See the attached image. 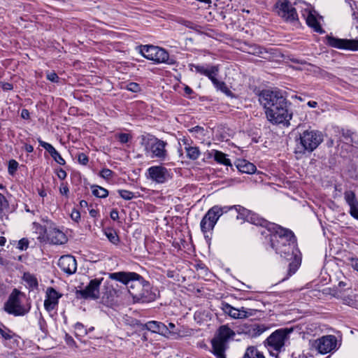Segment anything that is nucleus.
Masks as SVG:
<instances>
[{"instance_id": "obj_35", "label": "nucleus", "mask_w": 358, "mask_h": 358, "mask_svg": "<svg viewBox=\"0 0 358 358\" xmlns=\"http://www.w3.org/2000/svg\"><path fill=\"white\" fill-rule=\"evenodd\" d=\"M6 189L5 186H3L1 183H0V189L4 190ZM9 206V203L6 198V196L0 193V217L2 216L3 211L5 209L8 208Z\"/></svg>"}, {"instance_id": "obj_25", "label": "nucleus", "mask_w": 358, "mask_h": 358, "mask_svg": "<svg viewBox=\"0 0 358 358\" xmlns=\"http://www.w3.org/2000/svg\"><path fill=\"white\" fill-rule=\"evenodd\" d=\"M236 167L239 171L248 174H252L257 170L256 166L252 163L245 159L239 160L236 164Z\"/></svg>"}, {"instance_id": "obj_42", "label": "nucleus", "mask_w": 358, "mask_h": 358, "mask_svg": "<svg viewBox=\"0 0 358 358\" xmlns=\"http://www.w3.org/2000/svg\"><path fill=\"white\" fill-rule=\"evenodd\" d=\"M38 143L41 147H43L50 153V155H51V153H52L55 150V148L48 143L43 141L41 139H38Z\"/></svg>"}, {"instance_id": "obj_62", "label": "nucleus", "mask_w": 358, "mask_h": 358, "mask_svg": "<svg viewBox=\"0 0 358 358\" xmlns=\"http://www.w3.org/2000/svg\"><path fill=\"white\" fill-rule=\"evenodd\" d=\"M185 92L187 94H191L192 92H193V90L188 86H186L185 87Z\"/></svg>"}, {"instance_id": "obj_19", "label": "nucleus", "mask_w": 358, "mask_h": 358, "mask_svg": "<svg viewBox=\"0 0 358 358\" xmlns=\"http://www.w3.org/2000/svg\"><path fill=\"white\" fill-rule=\"evenodd\" d=\"M58 266L61 270L68 275L74 273L77 270V262L72 255L62 256L59 259Z\"/></svg>"}, {"instance_id": "obj_9", "label": "nucleus", "mask_w": 358, "mask_h": 358, "mask_svg": "<svg viewBox=\"0 0 358 358\" xmlns=\"http://www.w3.org/2000/svg\"><path fill=\"white\" fill-rule=\"evenodd\" d=\"M300 141L304 150L312 152L322 142L323 136L321 132L306 130L300 136Z\"/></svg>"}, {"instance_id": "obj_64", "label": "nucleus", "mask_w": 358, "mask_h": 358, "mask_svg": "<svg viewBox=\"0 0 358 358\" xmlns=\"http://www.w3.org/2000/svg\"><path fill=\"white\" fill-rule=\"evenodd\" d=\"M80 205L81 207H87L88 204H87V202L86 201L82 200L80 202Z\"/></svg>"}, {"instance_id": "obj_11", "label": "nucleus", "mask_w": 358, "mask_h": 358, "mask_svg": "<svg viewBox=\"0 0 358 358\" xmlns=\"http://www.w3.org/2000/svg\"><path fill=\"white\" fill-rule=\"evenodd\" d=\"M145 176L147 179L156 184H164L171 178L168 169L160 165L152 166L148 168Z\"/></svg>"}, {"instance_id": "obj_45", "label": "nucleus", "mask_w": 358, "mask_h": 358, "mask_svg": "<svg viewBox=\"0 0 358 358\" xmlns=\"http://www.w3.org/2000/svg\"><path fill=\"white\" fill-rule=\"evenodd\" d=\"M29 241L27 238H22L18 241L17 248L20 250H25L28 248Z\"/></svg>"}, {"instance_id": "obj_4", "label": "nucleus", "mask_w": 358, "mask_h": 358, "mask_svg": "<svg viewBox=\"0 0 358 358\" xmlns=\"http://www.w3.org/2000/svg\"><path fill=\"white\" fill-rule=\"evenodd\" d=\"M110 278L122 282L127 287L133 297L139 296V291L142 290V277L134 272H115L110 274Z\"/></svg>"}, {"instance_id": "obj_14", "label": "nucleus", "mask_w": 358, "mask_h": 358, "mask_svg": "<svg viewBox=\"0 0 358 358\" xmlns=\"http://www.w3.org/2000/svg\"><path fill=\"white\" fill-rule=\"evenodd\" d=\"M327 43L338 49L358 51V39H343L327 36Z\"/></svg>"}, {"instance_id": "obj_23", "label": "nucleus", "mask_w": 358, "mask_h": 358, "mask_svg": "<svg viewBox=\"0 0 358 358\" xmlns=\"http://www.w3.org/2000/svg\"><path fill=\"white\" fill-rule=\"evenodd\" d=\"M233 209V207L230 206H214L210 208L206 215H208V220H212L216 224L219 218L224 214L227 213L228 211Z\"/></svg>"}, {"instance_id": "obj_28", "label": "nucleus", "mask_w": 358, "mask_h": 358, "mask_svg": "<svg viewBox=\"0 0 358 358\" xmlns=\"http://www.w3.org/2000/svg\"><path fill=\"white\" fill-rule=\"evenodd\" d=\"M215 224H216L214 222V221L212 220H208V215H205L200 223L201 230L203 233L205 234L213 230Z\"/></svg>"}, {"instance_id": "obj_8", "label": "nucleus", "mask_w": 358, "mask_h": 358, "mask_svg": "<svg viewBox=\"0 0 358 358\" xmlns=\"http://www.w3.org/2000/svg\"><path fill=\"white\" fill-rule=\"evenodd\" d=\"M22 293L17 289H14L8 296L4 304L3 309L8 314L15 316H23L27 314L29 309L26 308L21 303L20 296Z\"/></svg>"}, {"instance_id": "obj_34", "label": "nucleus", "mask_w": 358, "mask_h": 358, "mask_svg": "<svg viewBox=\"0 0 358 358\" xmlns=\"http://www.w3.org/2000/svg\"><path fill=\"white\" fill-rule=\"evenodd\" d=\"M92 194L94 196L99 198H106L108 195V191L100 186L94 185L92 187Z\"/></svg>"}, {"instance_id": "obj_39", "label": "nucleus", "mask_w": 358, "mask_h": 358, "mask_svg": "<svg viewBox=\"0 0 358 358\" xmlns=\"http://www.w3.org/2000/svg\"><path fill=\"white\" fill-rule=\"evenodd\" d=\"M345 199L350 206L357 203L355 194L352 191L345 192Z\"/></svg>"}, {"instance_id": "obj_38", "label": "nucleus", "mask_w": 358, "mask_h": 358, "mask_svg": "<svg viewBox=\"0 0 358 358\" xmlns=\"http://www.w3.org/2000/svg\"><path fill=\"white\" fill-rule=\"evenodd\" d=\"M75 334L76 336H84L87 334V330L80 322H77L74 326Z\"/></svg>"}, {"instance_id": "obj_43", "label": "nucleus", "mask_w": 358, "mask_h": 358, "mask_svg": "<svg viewBox=\"0 0 358 358\" xmlns=\"http://www.w3.org/2000/svg\"><path fill=\"white\" fill-rule=\"evenodd\" d=\"M113 172L108 169H103L99 175L104 179L108 180L113 176Z\"/></svg>"}, {"instance_id": "obj_61", "label": "nucleus", "mask_w": 358, "mask_h": 358, "mask_svg": "<svg viewBox=\"0 0 358 358\" xmlns=\"http://www.w3.org/2000/svg\"><path fill=\"white\" fill-rule=\"evenodd\" d=\"M307 105L311 108H315L317 106V103L314 101H310L307 103Z\"/></svg>"}, {"instance_id": "obj_40", "label": "nucleus", "mask_w": 358, "mask_h": 358, "mask_svg": "<svg viewBox=\"0 0 358 358\" xmlns=\"http://www.w3.org/2000/svg\"><path fill=\"white\" fill-rule=\"evenodd\" d=\"M120 196L124 200H131L134 197V194L132 192L120 189L118 190Z\"/></svg>"}, {"instance_id": "obj_44", "label": "nucleus", "mask_w": 358, "mask_h": 358, "mask_svg": "<svg viewBox=\"0 0 358 358\" xmlns=\"http://www.w3.org/2000/svg\"><path fill=\"white\" fill-rule=\"evenodd\" d=\"M127 90L133 92H138L141 90L140 85L136 83H129L127 85Z\"/></svg>"}, {"instance_id": "obj_47", "label": "nucleus", "mask_w": 358, "mask_h": 358, "mask_svg": "<svg viewBox=\"0 0 358 358\" xmlns=\"http://www.w3.org/2000/svg\"><path fill=\"white\" fill-rule=\"evenodd\" d=\"M350 215L355 219L358 220V202L354 205L350 206Z\"/></svg>"}, {"instance_id": "obj_12", "label": "nucleus", "mask_w": 358, "mask_h": 358, "mask_svg": "<svg viewBox=\"0 0 358 358\" xmlns=\"http://www.w3.org/2000/svg\"><path fill=\"white\" fill-rule=\"evenodd\" d=\"M101 279L95 278L91 280L85 289L77 290L76 297L84 299H97L99 298V287L102 282Z\"/></svg>"}, {"instance_id": "obj_58", "label": "nucleus", "mask_w": 358, "mask_h": 358, "mask_svg": "<svg viewBox=\"0 0 358 358\" xmlns=\"http://www.w3.org/2000/svg\"><path fill=\"white\" fill-rule=\"evenodd\" d=\"M166 327L169 328V330L170 331L169 334H178V332H175L173 331L174 328L176 327V325L173 323L170 322V323H169V325Z\"/></svg>"}, {"instance_id": "obj_30", "label": "nucleus", "mask_w": 358, "mask_h": 358, "mask_svg": "<svg viewBox=\"0 0 358 358\" xmlns=\"http://www.w3.org/2000/svg\"><path fill=\"white\" fill-rule=\"evenodd\" d=\"M243 358H265L262 352L256 348L251 346L246 349Z\"/></svg>"}, {"instance_id": "obj_52", "label": "nucleus", "mask_w": 358, "mask_h": 358, "mask_svg": "<svg viewBox=\"0 0 358 358\" xmlns=\"http://www.w3.org/2000/svg\"><path fill=\"white\" fill-rule=\"evenodd\" d=\"M65 341L66 344L71 347L76 345V342L73 338L67 334L65 335Z\"/></svg>"}, {"instance_id": "obj_54", "label": "nucleus", "mask_w": 358, "mask_h": 358, "mask_svg": "<svg viewBox=\"0 0 358 358\" xmlns=\"http://www.w3.org/2000/svg\"><path fill=\"white\" fill-rule=\"evenodd\" d=\"M57 176L59 179L64 180L66 177V173L64 170H63L62 169H60L57 171Z\"/></svg>"}, {"instance_id": "obj_24", "label": "nucleus", "mask_w": 358, "mask_h": 358, "mask_svg": "<svg viewBox=\"0 0 358 358\" xmlns=\"http://www.w3.org/2000/svg\"><path fill=\"white\" fill-rule=\"evenodd\" d=\"M48 240L53 244L61 245L66 241L65 234L59 229H52L48 234Z\"/></svg>"}, {"instance_id": "obj_49", "label": "nucleus", "mask_w": 358, "mask_h": 358, "mask_svg": "<svg viewBox=\"0 0 358 358\" xmlns=\"http://www.w3.org/2000/svg\"><path fill=\"white\" fill-rule=\"evenodd\" d=\"M78 160L80 164L86 165L88 162V157L85 154L80 153L78 156Z\"/></svg>"}, {"instance_id": "obj_21", "label": "nucleus", "mask_w": 358, "mask_h": 358, "mask_svg": "<svg viewBox=\"0 0 358 358\" xmlns=\"http://www.w3.org/2000/svg\"><path fill=\"white\" fill-rule=\"evenodd\" d=\"M268 329L265 324L251 323L244 325L243 331L250 337L256 338Z\"/></svg>"}, {"instance_id": "obj_33", "label": "nucleus", "mask_w": 358, "mask_h": 358, "mask_svg": "<svg viewBox=\"0 0 358 358\" xmlns=\"http://www.w3.org/2000/svg\"><path fill=\"white\" fill-rule=\"evenodd\" d=\"M350 7L352 12V24L355 27V30L357 31V34H358V2L350 4Z\"/></svg>"}, {"instance_id": "obj_60", "label": "nucleus", "mask_w": 358, "mask_h": 358, "mask_svg": "<svg viewBox=\"0 0 358 358\" xmlns=\"http://www.w3.org/2000/svg\"><path fill=\"white\" fill-rule=\"evenodd\" d=\"M90 215L92 217H96L98 215V211L95 209H91L90 210Z\"/></svg>"}, {"instance_id": "obj_17", "label": "nucleus", "mask_w": 358, "mask_h": 358, "mask_svg": "<svg viewBox=\"0 0 358 358\" xmlns=\"http://www.w3.org/2000/svg\"><path fill=\"white\" fill-rule=\"evenodd\" d=\"M222 310L226 314L234 319H243L253 315V310L252 309H245L243 307L238 309L229 303H223Z\"/></svg>"}, {"instance_id": "obj_56", "label": "nucleus", "mask_w": 358, "mask_h": 358, "mask_svg": "<svg viewBox=\"0 0 358 358\" xmlns=\"http://www.w3.org/2000/svg\"><path fill=\"white\" fill-rule=\"evenodd\" d=\"M352 266L358 271V259L357 258H352L350 259Z\"/></svg>"}, {"instance_id": "obj_2", "label": "nucleus", "mask_w": 358, "mask_h": 358, "mask_svg": "<svg viewBox=\"0 0 358 358\" xmlns=\"http://www.w3.org/2000/svg\"><path fill=\"white\" fill-rule=\"evenodd\" d=\"M284 94L278 88L263 90L259 94V101L266 112H287L289 103Z\"/></svg>"}, {"instance_id": "obj_55", "label": "nucleus", "mask_w": 358, "mask_h": 358, "mask_svg": "<svg viewBox=\"0 0 358 358\" xmlns=\"http://www.w3.org/2000/svg\"><path fill=\"white\" fill-rule=\"evenodd\" d=\"M110 218L113 220H117L118 218H119V214H118V211L115 209H113L111 212H110Z\"/></svg>"}, {"instance_id": "obj_51", "label": "nucleus", "mask_w": 358, "mask_h": 358, "mask_svg": "<svg viewBox=\"0 0 358 358\" xmlns=\"http://www.w3.org/2000/svg\"><path fill=\"white\" fill-rule=\"evenodd\" d=\"M71 217L73 220L76 221V222H78L80 219V213L78 210H73L71 213Z\"/></svg>"}, {"instance_id": "obj_6", "label": "nucleus", "mask_w": 358, "mask_h": 358, "mask_svg": "<svg viewBox=\"0 0 358 358\" xmlns=\"http://www.w3.org/2000/svg\"><path fill=\"white\" fill-rule=\"evenodd\" d=\"M140 52L145 58L153 61L156 64H173L175 63L174 59L169 57L168 52L158 46L152 45H142Z\"/></svg>"}, {"instance_id": "obj_48", "label": "nucleus", "mask_w": 358, "mask_h": 358, "mask_svg": "<svg viewBox=\"0 0 358 358\" xmlns=\"http://www.w3.org/2000/svg\"><path fill=\"white\" fill-rule=\"evenodd\" d=\"M47 79L52 83H58L59 78L56 73L52 71L47 73Z\"/></svg>"}, {"instance_id": "obj_37", "label": "nucleus", "mask_w": 358, "mask_h": 358, "mask_svg": "<svg viewBox=\"0 0 358 358\" xmlns=\"http://www.w3.org/2000/svg\"><path fill=\"white\" fill-rule=\"evenodd\" d=\"M105 234L112 243L117 244L119 242V237L115 231L112 229H107L105 231Z\"/></svg>"}, {"instance_id": "obj_18", "label": "nucleus", "mask_w": 358, "mask_h": 358, "mask_svg": "<svg viewBox=\"0 0 358 358\" xmlns=\"http://www.w3.org/2000/svg\"><path fill=\"white\" fill-rule=\"evenodd\" d=\"M62 296V294L57 292L55 288L48 287L46 290L45 299L44 301L45 309L48 312L55 309Z\"/></svg>"}, {"instance_id": "obj_3", "label": "nucleus", "mask_w": 358, "mask_h": 358, "mask_svg": "<svg viewBox=\"0 0 358 358\" xmlns=\"http://www.w3.org/2000/svg\"><path fill=\"white\" fill-rule=\"evenodd\" d=\"M292 328H282L273 332L265 341V345L273 356L285 350V345L289 344V335Z\"/></svg>"}, {"instance_id": "obj_36", "label": "nucleus", "mask_w": 358, "mask_h": 358, "mask_svg": "<svg viewBox=\"0 0 358 358\" xmlns=\"http://www.w3.org/2000/svg\"><path fill=\"white\" fill-rule=\"evenodd\" d=\"M0 335L5 340H10L15 336V334L8 328L5 327L3 323L0 325Z\"/></svg>"}, {"instance_id": "obj_13", "label": "nucleus", "mask_w": 358, "mask_h": 358, "mask_svg": "<svg viewBox=\"0 0 358 358\" xmlns=\"http://www.w3.org/2000/svg\"><path fill=\"white\" fill-rule=\"evenodd\" d=\"M337 339L335 336H324L315 340L313 343V348H315L321 354H327L336 348Z\"/></svg>"}, {"instance_id": "obj_5", "label": "nucleus", "mask_w": 358, "mask_h": 358, "mask_svg": "<svg viewBox=\"0 0 358 358\" xmlns=\"http://www.w3.org/2000/svg\"><path fill=\"white\" fill-rule=\"evenodd\" d=\"M235 336V332L227 325H222L212 340L213 353L217 358H226L227 343Z\"/></svg>"}, {"instance_id": "obj_63", "label": "nucleus", "mask_w": 358, "mask_h": 358, "mask_svg": "<svg viewBox=\"0 0 358 358\" xmlns=\"http://www.w3.org/2000/svg\"><path fill=\"white\" fill-rule=\"evenodd\" d=\"M6 243V239L3 236H0V246H3Z\"/></svg>"}, {"instance_id": "obj_1", "label": "nucleus", "mask_w": 358, "mask_h": 358, "mask_svg": "<svg viewBox=\"0 0 358 358\" xmlns=\"http://www.w3.org/2000/svg\"><path fill=\"white\" fill-rule=\"evenodd\" d=\"M246 221L266 228L267 231L270 233L271 246L275 250L277 254L287 259H291L294 257L292 262L289 264L287 274L282 279V281L288 279L294 274L299 268L301 260L294 252L296 238L293 232L278 224L269 222L252 212L250 213Z\"/></svg>"}, {"instance_id": "obj_26", "label": "nucleus", "mask_w": 358, "mask_h": 358, "mask_svg": "<svg viewBox=\"0 0 358 358\" xmlns=\"http://www.w3.org/2000/svg\"><path fill=\"white\" fill-rule=\"evenodd\" d=\"M182 142L184 145H185V152L187 153V157L192 160L197 159L200 156V150L198 147L191 146L187 139H183Z\"/></svg>"}, {"instance_id": "obj_57", "label": "nucleus", "mask_w": 358, "mask_h": 358, "mask_svg": "<svg viewBox=\"0 0 358 358\" xmlns=\"http://www.w3.org/2000/svg\"><path fill=\"white\" fill-rule=\"evenodd\" d=\"M69 188L66 185L61 186L59 188V192L62 194L67 195L69 193Z\"/></svg>"}, {"instance_id": "obj_46", "label": "nucleus", "mask_w": 358, "mask_h": 358, "mask_svg": "<svg viewBox=\"0 0 358 358\" xmlns=\"http://www.w3.org/2000/svg\"><path fill=\"white\" fill-rule=\"evenodd\" d=\"M117 138L121 143H126L131 138V136L129 134L121 133L118 134Z\"/></svg>"}, {"instance_id": "obj_15", "label": "nucleus", "mask_w": 358, "mask_h": 358, "mask_svg": "<svg viewBox=\"0 0 358 358\" xmlns=\"http://www.w3.org/2000/svg\"><path fill=\"white\" fill-rule=\"evenodd\" d=\"M297 6L303 9L302 16L306 19L307 24L310 27L313 28L315 31L322 33L324 31L317 22L315 15V11L310 8V6L303 2L297 4Z\"/></svg>"}, {"instance_id": "obj_22", "label": "nucleus", "mask_w": 358, "mask_h": 358, "mask_svg": "<svg viewBox=\"0 0 358 358\" xmlns=\"http://www.w3.org/2000/svg\"><path fill=\"white\" fill-rule=\"evenodd\" d=\"M143 329H145L152 333L159 334L163 336H167L170 331L164 323L157 321H150L143 325Z\"/></svg>"}, {"instance_id": "obj_20", "label": "nucleus", "mask_w": 358, "mask_h": 358, "mask_svg": "<svg viewBox=\"0 0 358 358\" xmlns=\"http://www.w3.org/2000/svg\"><path fill=\"white\" fill-rule=\"evenodd\" d=\"M267 120L274 125L288 127L292 113H266Z\"/></svg>"}, {"instance_id": "obj_7", "label": "nucleus", "mask_w": 358, "mask_h": 358, "mask_svg": "<svg viewBox=\"0 0 358 358\" xmlns=\"http://www.w3.org/2000/svg\"><path fill=\"white\" fill-rule=\"evenodd\" d=\"M142 140L143 141H145V150H147V152L151 153V157L152 158L155 157L161 160H164L166 158V142L160 140L157 138H155L152 136H150L148 138H146L145 136H143Z\"/></svg>"}, {"instance_id": "obj_29", "label": "nucleus", "mask_w": 358, "mask_h": 358, "mask_svg": "<svg viewBox=\"0 0 358 358\" xmlns=\"http://www.w3.org/2000/svg\"><path fill=\"white\" fill-rule=\"evenodd\" d=\"M215 160L221 164L225 166H231V163L229 159L227 158V155L218 150H213Z\"/></svg>"}, {"instance_id": "obj_59", "label": "nucleus", "mask_w": 358, "mask_h": 358, "mask_svg": "<svg viewBox=\"0 0 358 358\" xmlns=\"http://www.w3.org/2000/svg\"><path fill=\"white\" fill-rule=\"evenodd\" d=\"M24 148L27 152H32L34 150L33 146L29 144H25Z\"/></svg>"}, {"instance_id": "obj_41", "label": "nucleus", "mask_w": 358, "mask_h": 358, "mask_svg": "<svg viewBox=\"0 0 358 358\" xmlns=\"http://www.w3.org/2000/svg\"><path fill=\"white\" fill-rule=\"evenodd\" d=\"M50 155L54 159V160L60 165L65 164V160L62 158V157L56 150L52 153H51Z\"/></svg>"}, {"instance_id": "obj_50", "label": "nucleus", "mask_w": 358, "mask_h": 358, "mask_svg": "<svg viewBox=\"0 0 358 358\" xmlns=\"http://www.w3.org/2000/svg\"><path fill=\"white\" fill-rule=\"evenodd\" d=\"M17 162L15 160H11L9 162L8 171L10 173H13L14 171L17 170Z\"/></svg>"}, {"instance_id": "obj_27", "label": "nucleus", "mask_w": 358, "mask_h": 358, "mask_svg": "<svg viewBox=\"0 0 358 358\" xmlns=\"http://www.w3.org/2000/svg\"><path fill=\"white\" fill-rule=\"evenodd\" d=\"M213 86L217 89V90L221 91L222 93L226 94L228 96H231L233 95L232 92L227 87V85L224 82L220 81L217 80V77L214 78L211 80Z\"/></svg>"}, {"instance_id": "obj_53", "label": "nucleus", "mask_w": 358, "mask_h": 358, "mask_svg": "<svg viewBox=\"0 0 358 358\" xmlns=\"http://www.w3.org/2000/svg\"><path fill=\"white\" fill-rule=\"evenodd\" d=\"M0 85L2 89L5 91L10 90L13 89V85L9 83H2Z\"/></svg>"}, {"instance_id": "obj_32", "label": "nucleus", "mask_w": 358, "mask_h": 358, "mask_svg": "<svg viewBox=\"0 0 358 358\" xmlns=\"http://www.w3.org/2000/svg\"><path fill=\"white\" fill-rule=\"evenodd\" d=\"M233 209H235L236 211L238 213L237 219H242L247 220V218H248L251 211L246 209L245 208L240 206V205H235L232 206Z\"/></svg>"}, {"instance_id": "obj_16", "label": "nucleus", "mask_w": 358, "mask_h": 358, "mask_svg": "<svg viewBox=\"0 0 358 358\" xmlns=\"http://www.w3.org/2000/svg\"><path fill=\"white\" fill-rule=\"evenodd\" d=\"M189 67L192 71L206 76L210 81L217 76L220 71L218 65L190 64Z\"/></svg>"}, {"instance_id": "obj_10", "label": "nucleus", "mask_w": 358, "mask_h": 358, "mask_svg": "<svg viewBox=\"0 0 358 358\" xmlns=\"http://www.w3.org/2000/svg\"><path fill=\"white\" fill-rule=\"evenodd\" d=\"M278 15L286 22L298 20L296 8L287 0H279L275 3Z\"/></svg>"}, {"instance_id": "obj_31", "label": "nucleus", "mask_w": 358, "mask_h": 358, "mask_svg": "<svg viewBox=\"0 0 358 358\" xmlns=\"http://www.w3.org/2000/svg\"><path fill=\"white\" fill-rule=\"evenodd\" d=\"M22 278L31 289H33L38 287V280L35 275L33 274L29 273H24Z\"/></svg>"}]
</instances>
